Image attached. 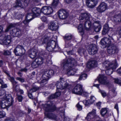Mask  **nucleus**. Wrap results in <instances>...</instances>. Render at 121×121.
I'll return each mask as SVG.
<instances>
[{
  "label": "nucleus",
  "instance_id": "obj_42",
  "mask_svg": "<svg viewBox=\"0 0 121 121\" xmlns=\"http://www.w3.org/2000/svg\"><path fill=\"white\" fill-rule=\"evenodd\" d=\"M7 95V96H6V95H5V91L3 90H0V96H3V97L4 96H7L8 95Z\"/></svg>",
  "mask_w": 121,
  "mask_h": 121
},
{
  "label": "nucleus",
  "instance_id": "obj_45",
  "mask_svg": "<svg viewBox=\"0 0 121 121\" xmlns=\"http://www.w3.org/2000/svg\"><path fill=\"white\" fill-rule=\"evenodd\" d=\"M39 65H38L37 63L36 62L35 60L33 61L32 64L31 66L33 68H35L37 67Z\"/></svg>",
  "mask_w": 121,
  "mask_h": 121
},
{
  "label": "nucleus",
  "instance_id": "obj_49",
  "mask_svg": "<svg viewBox=\"0 0 121 121\" xmlns=\"http://www.w3.org/2000/svg\"><path fill=\"white\" fill-rule=\"evenodd\" d=\"M16 29H12L10 31V34L13 36H16Z\"/></svg>",
  "mask_w": 121,
  "mask_h": 121
},
{
  "label": "nucleus",
  "instance_id": "obj_12",
  "mask_svg": "<svg viewBox=\"0 0 121 121\" xmlns=\"http://www.w3.org/2000/svg\"><path fill=\"white\" fill-rule=\"evenodd\" d=\"M32 13H29L30 17H38L40 15V13L41 12V10L39 8L37 7H34L31 9Z\"/></svg>",
  "mask_w": 121,
  "mask_h": 121
},
{
  "label": "nucleus",
  "instance_id": "obj_18",
  "mask_svg": "<svg viewBox=\"0 0 121 121\" xmlns=\"http://www.w3.org/2000/svg\"><path fill=\"white\" fill-rule=\"evenodd\" d=\"M118 50L117 48L113 44L108 47L107 52L109 54H112L117 52Z\"/></svg>",
  "mask_w": 121,
  "mask_h": 121
},
{
  "label": "nucleus",
  "instance_id": "obj_32",
  "mask_svg": "<svg viewBox=\"0 0 121 121\" xmlns=\"http://www.w3.org/2000/svg\"><path fill=\"white\" fill-rule=\"evenodd\" d=\"M78 31L82 35L84 34V28L83 27L82 24H80L79 25L78 28Z\"/></svg>",
  "mask_w": 121,
  "mask_h": 121
},
{
  "label": "nucleus",
  "instance_id": "obj_23",
  "mask_svg": "<svg viewBox=\"0 0 121 121\" xmlns=\"http://www.w3.org/2000/svg\"><path fill=\"white\" fill-rule=\"evenodd\" d=\"M58 110L59 111L61 117H64V121H71L70 119L68 117H65V109L64 108L61 107L58 108Z\"/></svg>",
  "mask_w": 121,
  "mask_h": 121
},
{
  "label": "nucleus",
  "instance_id": "obj_9",
  "mask_svg": "<svg viewBox=\"0 0 121 121\" xmlns=\"http://www.w3.org/2000/svg\"><path fill=\"white\" fill-rule=\"evenodd\" d=\"M30 0H17L14 4L13 7H20L22 8H25L27 6Z\"/></svg>",
  "mask_w": 121,
  "mask_h": 121
},
{
  "label": "nucleus",
  "instance_id": "obj_13",
  "mask_svg": "<svg viewBox=\"0 0 121 121\" xmlns=\"http://www.w3.org/2000/svg\"><path fill=\"white\" fill-rule=\"evenodd\" d=\"M82 89V85L81 84H78L73 89L72 92L74 94L80 95Z\"/></svg>",
  "mask_w": 121,
  "mask_h": 121
},
{
  "label": "nucleus",
  "instance_id": "obj_20",
  "mask_svg": "<svg viewBox=\"0 0 121 121\" xmlns=\"http://www.w3.org/2000/svg\"><path fill=\"white\" fill-rule=\"evenodd\" d=\"M64 82V81L62 78L60 79L59 81H57L56 83V85L57 89H64L65 86L63 85L64 84H66Z\"/></svg>",
  "mask_w": 121,
  "mask_h": 121
},
{
  "label": "nucleus",
  "instance_id": "obj_25",
  "mask_svg": "<svg viewBox=\"0 0 121 121\" xmlns=\"http://www.w3.org/2000/svg\"><path fill=\"white\" fill-rule=\"evenodd\" d=\"M97 62L95 60H91L87 63V66L89 68L95 67L97 66Z\"/></svg>",
  "mask_w": 121,
  "mask_h": 121
},
{
  "label": "nucleus",
  "instance_id": "obj_10",
  "mask_svg": "<svg viewBox=\"0 0 121 121\" xmlns=\"http://www.w3.org/2000/svg\"><path fill=\"white\" fill-rule=\"evenodd\" d=\"M14 52L16 55L21 56L25 54V50L23 46L19 45L15 49Z\"/></svg>",
  "mask_w": 121,
  "mask_h": 121
},
{
  "label": "nucleus",
  "instance_id": "obj_57",
  "mask_svg": "<svg viewBox=\"0 0 121 121\" xmlns=\"http://www.w3.org/2000/svg\"><path fill=\"white\" fill-rule=\"evenodd\" d=\"M77 108L78 110L79 111H81L82 110V106L79 105L78 103L77 105Z\"/></svg>",
  "mask_w": 121,
  "mask_h": 121
},
{
  "label": "nucleus",
  "instance_id": "obj_40",
  "mask_svg": "<svg viewBox=\"0 0 121 121\" xmlns=\"http://www.w3.org/2000/svg\"><path fill=\"white\" fill-rule=\"evenodd\" d=\"M87 77V75L86 74H83L80 76L79 79V80H85L86 78Z\"/></svg>",
  "mask_w": 121,
  "mask_h": 121
},
{
  "label": "nucleus",
  "instance_id": "obj_62",
  "mask_svg": "<svg viewBox=\"0 0 121 121\" xmlns=\"http://www.w3.org/2000/svg\"><path fill=\"white\" fill-rule=\"evenodd\" d=\"M32 92H30V91L28 92V96L29 98L31 99H33V96L32 95V94L31 93Z\"/></svg>",
  "mask_w": 121,
  "mask_h": 121
},
{
  "label": "nucleus",
  "instance_id": "obj_33",
  "mask_svg": "<svg viewBox=\"0 0 121 121\" xmlns=\"http://www.w3.org/2000/svg\"><path fill=\"white\" fill-rule=\"evenodd\" d=\"M78 52L80 55L82 56L86 52V51L85 49L83 48H79L78 49Z\"/></svg>",
  "mask_w": 121,
  "mask_h": 121
},
{
  "label": "nucleus",
  "instance_id": "obj_54",
  "mask_svg": "<svg viewBox=\"0 0 121 121\" xmlns=\"http://www.w3.org/2000/svg\"><path fill=\"white\" fill-rule=\"evenodd\" d=\"M16 79L20 81L21 82H24V79L19 77H17L16 78Z\"/></svg>",
  "mask_w": 121,
  "mask_h": 121
},
{
  "label": "nucleus",
  "instance_id": "obj_43",
  "mask_svg": "<svg viewBox=\"0 0 121 121\" xmlns=\"http://www.w3.org/2000/svg\"><path fill=\"white\" fill-rule=\"evenodd\" d=\"M72 35H70L66 34L64 37V38L67 40H70L72 38Z\"/></svg>",
  "mask_w": 121,
  "mask_h": 121
},
{
  "label": "nucleus",
  "instance_id": "obj_17",
  "mask_svg": "<svg viewBox=\"0 0 121 121\" xmlns=\"http://www.w3.org/2000/svg\"><path fill=\"white\" fill-rule=\"evenodd\" d=\"M107 8V5L106 3L103 2L101 3L97 8V11L100 13H102L105 11Z\"/></svg>",
  "mask_w": 121,
  "mask_h": 121
},
{
  "label": "nucleus",
  "instance_id": "obj_61",
  "mask_svg": "<svg viewBox=\"0 0 121 121\" xmlns=\"http://www.w3.org/2000/svg\"><path fill=\"white\" fill-rule=\"evenodd\" d=\"M41 19L42 21L43 22H45L47 20V18L46 17L44 16H43L41 17Z\"/></svg>",
  "mask_w": 121,
  "mask_h": 121
},
{
  "label": "nucleus",
  "instance_id": "obj_37",
  "mask_svg": "<svg viewBox=\"0 0 121 121\" xmlns=\"http://www.w3.org/2000/svg\"><path fill=\"white\" fill-rule=\"evenodd\" d=\"M39 89V87L38 86H34L32 87L30 90V92H35L38 91Z\"/></svg>",
  "mask_w": 121,
  "mask_h": 121
},
{
  "label": "nucleus",
  "instance_id": "obj_24",
  "mask_svg": "<svg viewBox=\"0 0 121 121\" xmlns=\"http://www.w3.org/2000/svg\"><path fill=\"white\" fill-rule=\"evenodd\" d=\"M29 13H28L26 16V19L23 22V23L24 24V27L25 28L28 27V23L29 22L31 21L33 19L32 17H30Z\"/></svg>",
  "mask_w": 121,
  "mask_h": 121
},
{
  "label": "nucleus",
  "instance_id": "obj_55",
  "mask_svg": "<svg viewBox=\"0 0 121 121\" xmlns=\"http://www.w3.org/2000/svg\"><path fill=\"white\" fill-rule=\"evenodd\" d=\"M12 26L11 25H9L5 29V32H8L9 30L12 27Z\"/></svg>",
  "mask_w": 121,
  "mask_h": 121
},
{
  "label": "nucleus",
  "instance_id": "obj_44",
  "mask_svg": "<svg viewBox=\"0 0 121 121\" xmlns=\"http://www.w3.org/2000/svg\"><path fill=\"white\" fill-rule=\"evenodd\" d=\"M81 93L80 95H82L83 96H87L88 94V93L87 92L83 89L82 90V91H81Z\"/></svg>",
  "mask_w": 121,
  "mask_h": 121
},
{
  "label": "nucleus",
  "instance_id": "obj_5",
  "mask_svg": "<svg viewBox=\"0 0 121 121\" xmlns=\"http://www.w3.org/2000/svg\"><path fill=\"white\" fill-rule=\"evenodd\" d=\"M13 102V98L10 95L7 96H4L2 98V101L0 103L1 108H4L6 107H9L11 105Z\"/></svg>",
  "mask_w": 121,
  "mask_h": 121
},
{
  "label": "nucleus",
  "instance_id": "obj_38",
  "mask_svg": "<svg viewBox=\"0 0 121 121\" xmlns=\"http://www.w3.org/2000/svg\"><path fill=\"white\" fill-rule=\"evenodd\" d=\"M16 36H18L21 35L22 33L20 30L19 29H16Z\"/></svg>",
  "mask_w": 121,
  "mask_h": 121
},
{
  "label": "nucleus",
  "instance_id": "obj_52",
  "mask_svg": "<svg viewBox=\"0 0 121 121\" xmlns=\"http://www.w3.org/2000/svg\"><path fill=\"white\" fill-rule=\"evenodd\" d=\"M5 112L3 111H0V117L2 118L5 116Z\"/></svg>",
  "mask_w": 121,
  "mask_h": 121
},
{
  "label": "nucleus",
  "instance_id": "obj_19",
  "mask_svg": "<svg viewBox=\"0 0 121 121\" xmlns=\"http://www.w3.org/2000/svg\"><path fill=\"white\" fill-rule=\"evenodd\" d=\"M88 51L90 54L93 55L97 52V49L95 45V44L92 45L90 46Z\"/></svg>",
  "mask_w": 121,
  "mask_h": 121
},
{
  "label": "nucleus",
  "instance_id": "obj_60",
  "mask_svg": "<svg viewBox=\"0 0 121 121\" xmlns=\"http://www.w3.org/2000/svg\"><path fill=\"white\" fill-rule=\"evenodd\" d=\"M17 98L19 102H21L22 100L23 97L21 95H19L18 96Z\"/></svg>",
  "mask_w": 121,
  "mask_h": 121
},
{
  "label": "nucleus",
  "instance_id": "obj_28",
  "mask_svg": "<svg viewBox=\"0 0 121 121\" xmlns=\"http://www.w3.org/2000/svg\"><path fill=\"white\" fill-rule=\"evenodd\" d=\"M113 20L116 23L121 22V14H119L115 15L113 17Z\"/></svg>",
  "mask_w": 121,
  "mask_h": 121
},
{
  "label": "nucleus",
  "instance_id": "obj_41",
  "mask_svg": "<svg viewBox=\"0 0 121 121\" xmlns=\"http://www.w3.org/2000/svg\"><path fill=\"white\" fill-rule=\"evenodd\" d=\"M24 16V15L22 14H16L15 15V16L16 19H22Z\"/></svg>",
  "mask_w": 121,
  "mask_h": 121
},
{
  "label": "nucleus",
  "instance_id": "obj_50",
  "mask_svg": "<svg viewBox=\"0 0 121 121\" xmlns=\"http://www.w3.org/2000/svg\"><path fill=\"white\" fill-rule=\"evenodd\" d=\"M116 33L118 34L121 38V27L117 28L116 30Z\"/></svg>",
  "mask_w": 121,
  "mask_h": 121
},
{
  "label": "nucleus",
  "instance_id": "obj_14",
  "mask_svg": "<svg viewBox=\"0 0 121 121\" xmlns=\"http://www.w3.org/2000/svg\"><path fill=\"white\" fill-rule=\"evenodd\" d=\"M96 110L93 109L92 111L89 112L86 117L88 121H93L94 120L96 116Z\"/></svg>",
  "mask_w": 121,
  "mask_h": 121
},
{
  "label": "nucleus",
  "instance_id": "obj_7",
  "mask_svg": "<svg viewBox=\"0 0 121 121\" xmlns=\"http://www.w3.org/2000/svg\"><path fill=\"white\" fill-rule=\"evenodd\" d=\"M103 67L106 69L110 68L116 69L117 67V65L116 60H115L112 62H110L108 60L105 61L103 63Z\"/></svg>",
  "mask_w": 121,
  "mask_h": 121
},
{
  "label": "nucleus",
  "instance_id": "obj_6",
  "mask_svg": "<svg viewBox=\"0 0 121 121\" xmlns=\"http://www.w3.org/2000/svg\"><path fill=\"white\" fill-rule=\"evenodd\" d=\"M54 73V71L52 70H48L45 71L43 74L41 80H39L38 82L42 85H43L42 84L47 81Z\"/></svg>",
  "mask_w": 121,
  "mask_h": 121
},
{
  "label": "nucleus",
  "instance_id": "obj_48",
  "mask_svg": "<svg viewBox=\"0 0 121 121\" xmlns=\"http://www.w3.org/2000/svg\"><path fill=\"white\" fill-rule=\"evenodd\" d=\"M59 2V0H53L52 5L53 6H56Z\"/></svg>",
  "mask_w": 121,
  "mask_h": 121
},
{
  "label": "nucleus",
  "instance_id": "obj_51",
  "mask_svg": "<svg viewBox=\"0 0 121 121\" xmlns=\"http://www.w3.org/2000/svg\"><path fill=\"white\" fill-rule=\"evenodd\" d=\"M95 98V97L93 96H91V97L90 99H89L90 101L91 102L92 104L94 102Z\"/></svg>",
  "mask_w": 121,
  "mask_h": 121
},
{
  "label": "nucleus",
  "instance_id": "obj_46",
  "mask_svg": "<svg viewBox=\"0 0 121 121\" xmlns=\"http://www.w3.org/2000/svg\"><path fill=\"white\" fill-rule=\"evenodd\" d=\"M83 103L85 105H89L92 104L89 100H84L83 101Z\"/></svg>",
  "mask_w": 121,
  "mask_h": 121
},
{
  "label": "nucleus",
  "instance_id": "obj_34",
  "mask_svg": "<svg viewBox=\"0 0 121 121\" xmlns=\"http://www.w3.org/2000/svg\"><path fill=\"white\" fill-rule=\"evenodd\" d=\"M48 8V6H43L41 9V12L44 14L47 15Z\"/></svg>",
  "mask_w": 121,
  "mask_h": 121
},
{
  "label": "nucleus",
  "instance_id": "obj_30",
  "mask_svg": "<svg viewBox=\"0 0 121 121\" xmlns=\"http://www.w3.org/2000/svg\"><path fill=\"white\" fill-rule=\"evenodd\" d=\"M35 60L39 65L42 64L44 62V59L41 57H38L35 59Z\"/></svg>",
  "mask_w": 121,
  "mask_h": 121
},
{
  "label": "nucleus",
  "instance_id": "obj_8",
  "mask_svg": "<svg viewBox=\"0 0 121 121\" xmlns=\"http://www.w3.org/2000/svg\"><path fill=\"white\" fill-rule=\"evenodd\" d=\"M100 43L101 44L104 46L105 47H108L113 44L114 41L111 38L105 37L101 39Z\"/></svg>",
  "mask_w": 121,
  "mask_h": 121
},
{
  "label": "nucleus",
  "instance_id": "obj_1",
  "mask_svg": "<svg viewBox=\"0 0 121 121\" xmlns=\"http://www.w3.org/2000/svg\"><path fill=\"white\" fill-rule=\"evenodd\" d=\"M77 63V59L71 57L62 61L61 66L63 69L67 71V74L68 76L73 75L76 73L77 70L74 68H72L76 65Z\"/></svg>",
  "mask_w": 121,
  "mask_h": 121
},
{
  "label": "nucleus",
  "instance_id": "obj_47",
  "mask_svg": "<svg viewBox=\"0 0 121 121\" xmlns=\"http://www.w3.org/2000/svg\"><path fill=\"white\" fill-rule=\"evenodd\" d=\"M114 80L115 83L117 84H121V78H115Z\"/></svg>",
  "mask_w": 121,
  "mask_h": 121
},
{
  "label": "nucleus",
  "instance_id": "obj_35",
  "mask_svg": "<svg viewBox=\"0 0 121 121\" xmlns=\"http://www.w3.org/2000/svg\"><path fill=\"white\" fill-rule=\"evenodd\" d=\"M107 111L106 108H102L100 110V113L103 117H104L107 113Z\"/></svg>",
  "mask_w": 121,
  "mask_h": 121
},
{
  "label": "nucleus",
  "instance_id": "obj_56",
  "mask_svg": "<svg viewBox=\"0 0 121 121\" xmlns=\"http://www.w3.org/2000/svg\"><path fill=\"white\" fill-rule=\"evenodd\" d=\"M11 54V52L8 51H4V54L5 55H9Z\"/></svg>",
  "mask_w": 121,
  "mask_h": 121
},
{
  "label": "nucleus",
  "instance_id": "obj_31",
  "mask_svg": "<svg viewBox=\"0 0 121 121\" xmlns=\"http://www.w3.org/2000/svg\"><path fill=\"white\" fill-rule=\"evenodd\" d=\"M109 29L108 25L107 24H105L104 27L102 32V34L104 35L107 33L109 30Z\"/></svg>",
  "mask_w": 121,
  "mask_h": 121
},
{
  "label": "nucleus",
  "instance_id": "obj_64",
  "mask_svg": "<svg viewBox=\"0 0 121 121\" xmlns=\"http://www.w3.org/2000/svg\"><path fill=\"white\" fill-rule=\"evenodd\" d=\"M27 67H26L24 68V69H21L20 70V71H24L25 72H26L27 71V70L28 69L27 68Z\"/></svg>",
  "mask_w": 121,
  "mask_h": 121
},
{
  "label": "nucleus",
  "instance_id": "obj_22",
  "mask_svg": "<svg viewBox=\"0 0 121 121\" xmlns=\"http://www.w3.org/2000/svg\"><path fill=\"white\" fill-rule=\"evenodd\" d=\"M48 28L52 31H56L58 28V24L57 23L52 22L48 24Z\"/></svg>",
  "mask_w": 121,
  "mask_h": 121
},
{
  "label": "nucleus",
  "instance_id": "obj_39",
  "mask_svg": "<svg viewBox=\"0 0 121 121\" xmlns=\"http://www.w3.org/2000/svg\"><path fill=\"white\" fill-rule=\"evenodd\" d=\"M48 9L47 15H50L53 12V9L51 7L48 6Z\"/></svg>",
  "mask_w": 121,
  "mask_h": 121
},
{
  "label": "nucleus",
  "instance_id": "obj_11",
  "mask_svg": "<svg viewBox=\"0 0 121 121\" xmlns=\"http://www.w3.org/2000/svg\"><path fill=\"white\" fill-rule=\"evenodd\" d=\"M4 72L8 76V78L12 83L13 85V90H15L16 92L18 91L19 89L18 88H17V85H16L17 84V82L15 80L14 78L13 77H11L10 76L8 72L4 71Z\"/></svg>",
  "mask_w": 121,
  "mask_h": 121
},
{
  "label": "nucleus",
  "instance_id": "obj_63",
  "mask_svg": "<svg viewBox=\"0 0 121 121\" xmlns=\"http://www.w3.org/2000/svg\"><path fill=\"white\" fill-rule=\"evenodd\" d=\"M55 96V95H54V94H52L49 96V98L50 99H52L55 98H56Z\"/></svg>",
  "mask_w": 121,
  "mask_h": 121
},
{
  "label": "nucleus",
  "instance_id": "obj_59",
  "mask_svg": "<svg viewBox=\"0 0 121 121\" xmlns=\"http://www.w3.org/2000/svg\"><path fill=\"white\" fill-rule=\"evenodd\" d=\"M61 92L60 91L56 92V93L54 94V95H55V97H56V98L59 96Z\"/></svg>",
  "mask_w": 121,
  "mask_h": 121
},
{
  "label": "nucleus",
  "instance_id": "obj_29",
  "mask_svg": "<svg viewBox=\"0 0 121 121\" xmlns=\"http://www.w3.org/2000/svg\"><path fill=\"white\" fill-rule=\"evenodd\" d=\"M38 54L36 50H32L29 52V56L31 58H35Z\"/></svg>",
  "mask_w": 121,
  "mask_h": 121
},
{
  "label": "nucleus",
  "instance_id": "obj_26",
  "mask_svg": "<svg viewBox=\"0 0 121 121\" xmlns=\"http://www.w3.org/2000/svg\"><path fill=\"white\" fill-rule=\"evenodd\" d=\"M94 28L96 32H98L100 30L101 28V26L98 22H95L94 23Z\"/></svg>",
  "mask_w": 121,
  "mask_h": 121
},
{
  "label": "nucleus",
  "instance_id": "obj_27",
  "mask_svg": "<svg viewBox=\"0 0 121 121\" xmlns=\"http://www.w3.org/2000/svg\"><path fill=\"white\" fill-rule=\"evenodd\" d=\"M11 41V36L10 35L6 36L4 38L3 42L6 45L9 44Z\"/></svg>",
  "mask_w": 121,
  "mask_h": 121
},
{
  "label": "nucleus",
  "instance_id": "obj_4",
  "mask_svg": "<svg viewBox=\"0 0 121 121\" xmlns=\"http://www.w3.org/2000/svg\"><path fill=\"white\" fill-rule=\"evenodd\" d=\"M79 19L80 20H84V27L87 30L90 28L92 21V18L89 14L87 13H81Z\"/></svg>",
  "mask_w": 121,
  "mask_h": 121
},
{
  "label": "nucleus",
  "instance_id": "obj_16",
  "mask_svg": "<svg viewBox=\"0 0 121 121\" xmlns=\"http://www.w3.org/2000/svg\"><path fill=\"white\" fill-rule=\"evenodd\" d=\"M98 78L99 82L101 84L106 85L109 84L107 77L104 75H99Z\"/></svg>",
  "mask_w": 121,
  "mask_h": 121
},
{
  "label": "nucleus",
  "instance_id": "obj_36",
  "mask_svg": "<svg viewBox=\"0 0 121 121\" xmlns=\"http://www.w3.org/2000/svg\"><path fill=\"white\" fill-rule=\"evenodd\" d=\"M115 69L110 68V69H106V70L105 71L106 74L108 75H111L112 73L113 69Z\"/></svg>",
  "mask_w": 121,
  "mask_h": 121
},
{
  "label": "nucleus",
  "instance_id": "obj_15",
  "mask_svg": "<svg viewBox=\"0 0 121 121\" xmlns=\"http://www.w3.org/2000/svg\"><path fill=\"white\" fill-rule=\"evenodd\" d=\"M68 13L66 10L62 9L58 12V15L59 18L62 19L66 18L68 16Z\"/></svg>",
  "mask_w": 121,
  "mask_h": 121
},
{
  "label": "nucleus",
  "instance_id": "obj_2",
  "mask_svg": "<svg viewBox=\"0 0 121 121\" xmlns=\"http://www.w3.org/2000/svg\"><path fill=\"white\" fill-rule=\"evenodd\" d=\"M53 36L52 33H49L42 38L40 42L41 44H47L46 48L49 52L52 51L54 49H56V50L59 49L57 43L53 40Z\"/></svg>",
  "mask_w": 121,
  "mask_h": 121
},
{
  "label": "nucleus",
  "instance_id": "obj_58",
  "mask_svg": "<svg viewBox=\"0 0 121 121\" xmlns=\"http://www.w3.org/2000/svg\"><path fill=\"white\" fill-rule=\"evenodd\" d=\"M64 83L66 84H64L63 85V86H65V88H64V89H65L66 88H69L70 86L68 84V83L67 82H66L64 81Z\"/></svg>",
  "mask_w": 121,
  "mask_h": 121
},
{
  "label": "nucleus",
  "instance_id": "obj_53",
  "mask_svg": "<svg viewBox=\"0 0 121 121\" xmlns=\"http://www.w3.org/2000/svg\"><path fill=\"white\" fill-rule=\"evenodd\" d=\"M100 92L101 93L103 97H104L106 96L107 94L104 91L100 90Z\"/></svg>",
  "mask_w": 121,
  "mask_h": 121
},
{
  "label": "nucleus",
  "instance_id": "obj_3",
  "mask_svg": "<svg viewBox=\"0 0 121 121\" xmlns=\"http://www.w3.org/2000/svg\"><path fill=\"white\" fill-rule=\"evenodd\" d=\"M56 107L53 102H51L50 104H48L45 105L44 109L46 111L47 117L50 119L57 120H58L57 117L54 114L50 113V112L54 111Z\"/></svg>",
  "mask_w": 121,
  "mask_h": 121
},
{
  "label": "nucleus",
  "instance_id": "obj_21",
  "mask_svg": "<svg viewBox=\"0 0 121 121\" xmlns=\"http://www.w3.org/2000/svg\"><path fill=\"white\" fill-rule=\"evenodd\" d=\"M98 0H87L86 4L90 8L94 7L97 4Z\"/></svg>",
  "mask_w": 121,
  "mask_h": 121
}]
</instances>
